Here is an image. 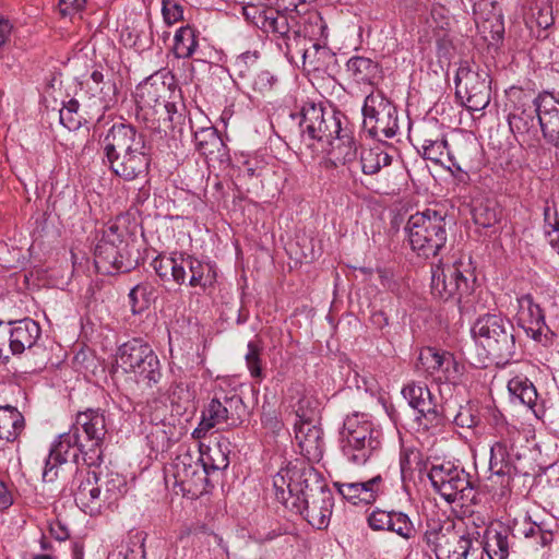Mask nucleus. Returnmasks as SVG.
Instances as JSON below:
<instances>
[{
  "mask_svg": "<svg viewBox=\"0 0 559 559\" xmlns=\"http://www.w3.org/2000/svg\"><path fill=\"white\" fill-rule=\"evenodd\" d=\"M474 534L475 532H469L464 523L459 521L457 530L438 559H466L473 549L474 542L477 540ZM476 534L478 533L476 532Z\"/></svg>",
  "mask_w": 559,
  "mask_h": 559,
  "instance_id": "30",
  "label": "nucleus"
},
{
  "mask_svg": "<svg viewBox=\"0 0 559 559\" xmlns=\"http://www.w3.org/2000/svg\"><path fill=\"white\" fill-rule=\"evenodd\" d=\"M157 276L164 282L187 284L186 269H189L188 285L206 289L216 282V267L211 261H203L187 253L158 254L151 263Z\"/></svg>",
  "mask_w": 559,
  "mask_h": 559,
  "instance_id": "6",
  "label": "nucleus"
},
{
  "mask_svg": "<svg viewBox=\"0 0 559 559\" xmlns=\"http://www.w3.org/2000/svg\"><path fill=\"white\" fill-rule=\"evenodd\" d=\"M300 116L301 144L312 155L328 154L335 165L355 160L357 145L350 131L343 128L345 117L341 112L325 109L320 104L306 103Z\"/></svg>",
  "mask_w": 559,
  "mask_h": 559,
  "instance_id": "2",
  "label": "nucleus"
},
{
  "mask_svg": "<svg viewBox=\"0 0 559 559\" xmlns=\"http://www.w3.org/2000/svg\"><path fill=\"white\" fill-rule=\"evenodd\" d=\"M10 340L13 337L10 336V329H8V323L0 322V358L8 359L10 353Z\"/></svg>",
  "mask_w": 559,
  "mask_h": 559,
  "instance_id": "57",
  "label": "nucleus"
},
{
  "mask_svg": "<svg viewBox=\"0 0 559 559\" xmlns=\"http://www.w3.org/2000/svg\"><path fill=\"white\" fill-rule=\"evenodd\" d=\"M478 32L489 44H497L502 40L504 23L501 12H493L490 17L476 21Z\"/></svg>",
  "mask_w": 559,
  "mask_h": 559,
  "instance_id": "41",
  "label": "nucleus"
},
{
  "mask_svg": "<svg viewBox=\"0 0 559 559\" xmlns=\"http://www.w3.org/2000/svg\"><path fill=\"white\" fill-rule=\"evenodd\" d=\"M537 535L539 536V544L544 547L550 545L554 540L552 532L545 530L542 525L537 526Z\"/></svg>",
  "mask_w": 559,
  "mask_h": 559,
  "instance_id": "62",
  "label": "nucleus"
},
{
  "mask_svg": "<svg viewBox=\"0 0 559 559\" xmlns=\"http://www.w3.org/2000/svg\"><path fill=\"white\" fill-rule=\"evenodd\" d=\"M8 329H10V336L13 337V340L9 338L12 355H21L32 348L41 334L39 324L31 318L10 321Z\"/></svg>",
  "mask_w": 559,
  "mask_h": 559,
  "instance_id": "23",
  "label": "nucleus"
},
{
  "mask_svg": "<svg viewBox=\"0 0 559 559\" xmlns=\"http://www.w3.org/2000/svg\"><path fill=\"white\" fill-rule=\"evenodd\" d=\"M534 114H536L535 109L516 108L508 117L511 131L523 136V140H525V136L534 135L537 131Z\"/></svg>",
  "mask_w": 559,
  "mask_h": 559,
  "instance_id": "37",
  "label": "nucleus"
},
{
  "mask_svg": "<svg viewBox=\"0 0 559 559\" xmlns=\"http://www.w3.org/2000/svg\"><path fill=\"white\" fill-rule=\"evenodd\" d=\"M513 331V324L498 314L479 317L471 329L474 340L499 360H509L515 354Z\"/></svg>",
  "mask_w": 559,
  "mask_h": 559,
  "instance_id": "7",
  "label": "nucleus"
},
{
  "mask_svg": "<svg viewBox=\"0 0 559 559\" xmlns=\"http://www.w3.org/2000/svg\"><path fill=\"white\" fill-rule=\"evenodd\" d=\"M417 367L444 381L454 380L459 372L453 355L435 347H425L420 350Z\"/></svg>",
  "mask_w": 559,
  "mask_h": 559,
  "instance_id": "20",
  "label": "nucleus"
},
{
  "mask_svg": "<svg viewBox=\"0 0 559 559\" xmlns=\"http://www.w3.org/2000/svg\"><path fill=\"white\" fill-rule=\"evenodd\" d=\"M408 243L418 257H437L445 247L447 212L443 209H426L409 216L404 227Z\"/></svg>",
  "mask_w": 559,
  "mask_h": 559,
  "instance_id": "4",
  "label": "nucleus"
},
{
  "mask_svg": "<svg viewBox=\"0 0 559 559\" xmlns=\"http://www.w3.org/2000/svg\"><path fill=\"white\" fill-rule=\"evenodd\" d=\"M13 493L8 485L0 479V511L9 509L13 504Z\"/></svg>",
  "mask_w": 559,
  "mask_h": 559,
  "instance_id": "60",
  "label": "nucleus"
},
{
  "mask_svg": "<svg viewBox=\"0 0 559 559\" xmlns=\"http://www.w3.org/2000/svg\"><path fill=\"white\" fill-rule=\"evenodd\" d=\"M177 92L175 76L169 71H158L141 82L134 93L140 110L147 116L163 110L169 115L175 105L170 102Z\"/></svg>",
  "mask_w": 559,
  "mask_h": 559,
  "instance_id": "11",
  "label": "nucleus"
},
{
  "mask_svg": "<svg viewBox=\"0 0 559 559\" xmlns=\"http://www.w3.org/2000/svg\"><path fill=\"white\" fill-rule=\"evenodd\" d=\"M369 424L368 415L365 413H354L348 415L343 424V429L341 430V438L347 436L348 433L362 428V425Z\"/></svg>",
  "mask_w": 559,
  "mask_h": 559,
  "instance_id": "53",
  "label": "nucleus"
},
{
  "mask_svg": "<svg viewBox=\"0 0 559 559\" xmlns=\"http://www.w3.org/2000/svg\"><path fill=\"white\" fill-rule=\"evenodd\" d=\"M392 511L374 509L367 518L368 525L373 531H389Z\"/></svg>",
  "mask_w": 559,
  "mask_h": 559,
  "instance_id": "52",
  "label": "nucleus"
},
{
  "mask_svg": "<svg viewBox=\"0 0 559 559\" xmlns=\"http://www.w3.org/2000/svg\"><path fill=\"white\" fill-rule=\"evenodd\" d=\"M474 223L481 228L493 227L501 217V211L496 203L487 201L480 202L472 211Z\"/></svg>",
  "mask_w": 559,
  "mask_h": 559,
  "instance_id": "43",
  "label": "nucleus"
},
{
  "mask_svg": "<svg viewBox=\"0 0 559 559\" xmlns=\"http://www.w3.org/2000/svg\"><path fill=\"white\" fill-rule=\"evenodd\" d=\"M86 0H59L58 10L62 16L72 14L84 9Z\"/></svg>",
  "mask_w": 559,
  "mask_h": 559,
  "instance_id": "55",
  "label": "nucleus"
},
{
  "mask_svg": "<svg viewBox=\"0 0 559 559\" xmlns=\"http://www.w3.org/2000/svg\"><path fill=\"white\" fill-rule=\"evenodd\" d=\"M392 163V156L380 146L362 150L360 155L361 170L365 175L378 174Z\"/></svg>",
  "mask_w": 559,
  "mask_h": 559,
  "instance_id": "39",
  "label": "nucleus"
},
{
  "mask_svg": "<svg viewBox=\"0 0 559 559\" xmlns=\"http://www.w3.org/2000/svg\"><path fill=\"white\" fill-rule=\"evenodd\" d=\"M275 498L287 510L300 514L311 526L328 527L334 497L323 475L308 456H295L274 477Z\"/></svg>",
  "mask_w": 559,
  "mask_h": 559,
  "instance_id": "1",
  "label": "nucleus"
},
{
  "mask_svg": "<svg viewBox=\"0 0 559 559\" xmlns=\"http://www.w3.org/2000/svg\"><path fill=\"white\" fill-rule=\"evenodd\" d=\"M24 429V417L13 406H0V440L13 442Z\"/></svg>",
  "mask_w": 559,
  "mask_h": 559,
  "instance_id": "33",
  "label": "nucleus"
},
{
  "mask_svg": "<svg viewBox=\"0 0 559 559\" xmlns=\"http://www.w3.org/2000/svg\"><path fill=\"white\" fill-rule=\"evenodd\" d=\"M518 301V323L524 329L527 336L549 346L554 343L556 334L548 328L545 321L543 309L534 301L531 294H524L516 298Z\"/></svg>",
  "mask_w": 559,
  "mask_h": 559,
  "instance_id": "16",
  "label": "nucleus"
},
{
  "mask_svg": "<svg viewBox=\"0 0 559 559\" xmlns=\"http://www.w3.org/2000/svg\"><path fill=\"white\" fill-rule=\"evenodd\" d=\"M440 459L435 456L428 474L433 488L449 503H463L473 490L469 474L451 461L439 462Z\"/></svg>",
  "mask_w": 559,
  "mask_h": 559,
  "instance_id": "12",
  "label": "nucleus"
},
{
  "mask_svg": "<svg viewBox=\"0 0 559 559\" xmlns=\"http://www.w3.org/2000/svg\"><path fill=\"white\" fill-rule=\"evenodd\" d=\"M106 83L104 80V74L100 71H93L90 78V81L87 82L88 85H96V87H99L100 84Z\"/></svg>",
  "mask_w": 559,
  "mask_h": 559,
  "instance_id": "64",
  "label": "nucleus"
},
{
  "mask_svg": "<svg viewBox=\"0 0 559 559\" xmlns=\"http://www.w3.org/2000/svg\"><path fill=\"white\" fill-rule=\"evenodd\" d=\"M456 96L464 98L468 110L479 111L490 103L491 79L487 69L461 64L455 75Z\"/></svg>",
  "mask_w": 559,
  "mask_h": 559,
  "instance_id": "14",
  "label": "nucleus"
},
{
  "mask_svg": "<svg viewBox=\"0 0 559 559\" xmlns=\"http://www.w3.org/2000/svg\"><path fill=\"white\" fill-rule=\"evenodd\" d=\"M533 105L544 139L559 148V94L539 93Z\"/></svg>",
  "mask_w": 559,
  "mask_h": 559,
  "instance_id": "19",
  "label": "nucleus"
},
{
  "mask_svg": "<svg viewBox=\"0 0 559 559\" xmlns=\"http://www.w3.org/2000/svg\"><path fill=\"white\" fill-rule=\"evenodd\" d=\"M68 463L66 456H47L45 459V466L43 469V480L52 483L59 475V469Z\"/></svg>",
  "mask_w": 559,
  "mask_h": 559,
  "instance_id": "50",
  "label": "nucleus"
},
{
  "mask_svg": "<svg viewBox=\"0 0 559 559\" xmlns=\"http://www.w3.org/2000/svg\"><path fill=\"white\" fill-rule=\"evenodd\" d=\"M453 423L456 427L477 431L481 427L480 407L476 402H467L461 405L454 416Z\"/></svg>",
  "mask_w": 559,
  "mask_h": 559,
  "instance_id": "42",
  "label": "nucleus"
},
{
  "mask_svg": "<svg viewBox=\"0 0 559 559\" xmlns=\"http://www.w3.org/2000/svg\"><path fill=\"white\" fill-rule=\"evenodd\" d=\"M206 543L210 545V544H215L216 545V550H215V557H227L228 556V547L227 545L225 544L224 539L222 536H219L218 534H215V533H210L207 535V539H206Z\"/></svg>",
  "mask_w": 559,
  "mask_h": 559,
  "instance_id": "59",
  "label": "nucleus"
},
{
  "mask_svg": "<svg viewBox=\"0 0 559 559\" xmlns=\"http://www.w3.org/2000/svg\"><path fill=\"white\" fill-rule=\"evenodd\" d=\"M508 390L512 399L518 400L521 404L527 406L538 416L536 407L537 391L535 385L523 376H515L508 382Z\"/></svg>",
  "mask_w": 559,
  "mask_h": 559,
  "instance_id": "34",
  "label": "nucleus"
},
{
  "mask_svg": "<svg viewBox=\"0 0 559 559\" xmlns=\"http://www.w3.org/2000/svg\"><path fill=\"white\" fill-rule=\"evenodd\" d=\"M251 9L254 11V25L265 33L277 35L280 40L294 29L292 25V22H295L294 17H288L273 8Z\"/></svg>",
  "mask_w": 559,
  "mask_h": 559,
  "instance_id": "25",
  "label": "nucleus"
},
{
  "mask_svg": "<svg viewBox=\"0 0 559 559\" xmlns=\"http://www.w3.org/2000/svg\"><path fill=\"white\" fill-rule=\"evenodd\" d=\"M152 287L142 283L135 285L129 293V300L133 313H141L148 307Z\"/></svg>",
  "mask_w": 559,
  "mask_h": 559,
  "instance_id": "48",
  "label": "nucleus"
},
{
  "mask_svg": "<svg viewBox=\"0 0 559 559\" xmlns=\"http://www.w3.org/2000/svg\"><path fill=\"white\" fill-rule=\"evenodd\" d=\"M294 424L295 440L300 449V454H322L324 451L323 432L319 420L313 416L296 413Z\"/></svg>",
  "mask_w": 559,
  "mask_h": 559,
  "instance_id": "21",
  "label": "nucleus"
},
{
  "mask_svg": "<svg viewBox=\"0 0 559 559\" xmlns=\"http://www.w3.org/2000/svg\"><path fill=\"white\" fill-rule=\"evenodd\" d=\"M162 14L164 21L168 24H175L183 20V8L176 0H163L162 1Z\"/></svg>",
  "mask_w": 559,
  "mask_h": 559,
  "instance_id": "51",
  "label": "nucleus"
},
{
  "mask_svg": "<svg viewBox=\"0 0 559 559\" xmlns=\"http://www.w3.org/2000/svg\"><path fill=\"white\" fill-rule=\"evenodd\" d=\"M74 500L76 506L91 516L100 514L106 501L102 497L100 488L90 478L80 484L74 493Z\"/></svg>",
  "mask_w": 559,
  "mask_h": 559,
  "instance_id": "28",
  "label": "nucleus"
},
{
  "mask_svg": "<svg viewBox=\"0 0 559 559\" xmlns=\"http://www.w3.org/2000/svg\"><path fill=\"white\" fill-rule=\"evenodd\" d=\"M106 162L111 171L131 181L148 171L151 157L145 136L129 123H114L103 140Z\"/></svg>",
  "mask_w": 559,
  "mask_h": 559,
  "instance_id": "3",
  "label": "nucleus"
},
{
  "mask_svg": "<svg viewBox=\"0 0 559 559\" xmlns=\"http://www.w3.org/2000/svg\"><path fill=\"white\" fill-rule=\"evenodd\" d=\"M117 361L126 372L133 373L139 383L152 388L162 378L160 362L150 344L132 338L119 346Z\"/></svg>",
  "mask_w": 559,
  "mask_h": 559,
  "instance_id": "9",
  "label": "nucleus"
},
{
  "mask_svg": "<svg viewBox=\"0 0 559 559\" xmlns=\"http://www.w3.org/2000/svg\"><path fill=\"white\" fill-rule=\"evenodd\" d=\"M427 23L433 29L439 48L447 49L450 45L448 32L451 25V16L449 10L440 3L432 4L430 19H428Z\"/></svg>",
  "mask_w": 559,
  "mask_h": 559,
  "instance_id": "31",
  "label": "nucleus"
},
{
  "mask_svg": "<svg viewBox=\"0 0 559 559\" xmlns=\"http://www.w3.org/2000/svg\"><path fill=\"white\" fill-rule=\"evenodd\" d=\"M381 432L372 430L370 424L362 425V428L354 430L347 436L341 438V442L345 443L342 449L354 451H368L370 454L380 451L382 441Z\"/></svg>",
  "mask_w": 559,
  "mask_h": 559,
  "instance_id": "27",
  "label": "nucleus"
},
{
  "mask_svg": "<svg viewBox=\"0 0 559 559\" xmlns=\"http://www.w3.org/2000/svg\"><path fill=\"white\" fill-rule=\"evenodd\" d=\"M334 53L326 45H321L312 39L304 49L301 57L302 68L307 71H322L333 60Z\"/></svg>",
  "mask_w": 559,
  "mask_h": 559,
  "instance_id": "32",
  "label": "nucleus"
},
{
  "mask_svg": "<svg viewBox=\"0 0 559 559\" xmlns=\"http://www.w3.org/2000/svg\"><path fill=\"white\" fill-rule=\"evenodd\" d=\"M390 532H394L404 539H411L415 536L416 530L407 514L392 511L390 519Z\"/></svg>",
  "mask_w": 559,
  "mask_h": 559,
  "instance_id": "46",
  "label": "nucleus"
},
{
  "mask_svg": "<svg viewBox=\"0 0 559 559\" xmlns=\"http://www.w3.org/2000/svg\"><path fill=\"white\" fill-rule=\"evenodd\" d=\"M473 12L476 21H480L486 17H490L493 12L501 11L497 8L495 0H478L473 5Z\"/></svg>",
  "mask_w": 559,
  "mask_h": 559,
  "instance_id": "54",
  "label": "nucleus"
},
{
  "mask_svg": "<svg viewBox=\"0 0 559 559\" xmlns=\"http://www.w3.org/2000/svg\"><path fill=\"white\" fill-rule=\"evenodd\" d=\"M262 347L257 342H249L245 356L247 368L250 376L261 381L263 379V369L261 360Z\"/></svg>",
  "mask_w": 559,
  "mask_h": 559,
  "instance_id": "47",
  "label": "nucleus"
},
{
  "mask_svg": "<svg viewBox=\"0 0 559 559\" xmlns=\"http://www.w3.org/2000/svg\"><path fill=\"white\" fill-rule=\"evenodd\" d=\"M276 82V78L269 71L260 72L254 79V88L260 92L270 91L274 83Z\"/></svg>",
  "mask_w": 559,
  "mask_h": 559,
  "instance_id": "56",
  "label": "nucleus"
},
{
  "mask_svg": "<svg viewBox=\"0 0 559 559\" xmlns=\"http://www.w3.org/2000/svg\"><path fill=\"white\" fill-rule=\"evenodd\" d=\"M80 104L72 98L59 110L60 123L69 130H78L82 124V116L79 114Z\"/></svg>",
  "mask_w": 559,
  "mask_h": 559,
  "instance_id": "45",
  "label": "nucleus"
},
{
  "mask_svg": "<svg viewBox=\"0 0 559 559\" xmlns=\"http://www.w3.org/2000/svg\"><path fill=\"white\" fill-rule=\"evenodd\" d=\"M246 408L236 386L227 380L217 382L213 389L212 399L202 409L201 421L194 429L193 436L201 438L221 425L237 427L243 420Z\"/></svg>",
  "mask_w": 559,
  "mask_h": 559,
  "instance_id": "5",
  "label": "nucleus"
},
{
  "mask_svg": "<svg viewBox=\"0 0 559 559\" xmlns=\"http://www.w3.org/2000/svg\"><path fill=\"white\" fill-rule=\"evenodd\" d=\"M194 144L198 152L205 157H216L224 150V143L213 127L195 131Z\"/></svg>",
  "mask_w": 559,
  "mask_h": 559,
  "instance_id": "36",
  "label": "nucleus"
},
{
  "mask_svg": "<svg viewBox=\"0 0 559 559\" xmlns=\"http://www.w3.org/2000/svg\"><path fill=\"white\" fill-rule=\"evenodd\" d=\"M88 91L92 93V96L98 100L103 108L109 107L116 100L117 87L110 80L100 84L99 87H96V85H88Z\"/></svg>",
  "mask_w": 559,
  "mask_h": 559,
  "instance_id": "49",
  "label": "nucleus"
},
{
  "mask_svg": "<svg viewBox=\"0 0 559 559\" xmlns=\"http://www.w3.org/2000/svg\"><path fill=\"white\" fill-rule=\"evenodd\" d=\"M346 72L358 84L374 85L381 68L370 58L354 56L346 62Z\"/></svg>",
  "mask_w": 559,
  "mask_h": 559,
  "instance_id": "29",
  "label": "nucleus"
},
{
  "mask_svg": "<svg viewBox=\"0 0 559 559\" xmlns=\"http://www.w3.org/2000/svg\"><path fill=\"white\" fill-rule=\"evenodd\" d=\"M506 456H489L488 464L490 471L496 475H506L510 473V464L504 463Z\"/></svg>",
  "mask_w": 559,
  "mask_h": 559,
  "instance_id": "58",
  "label": "nucleus"
},
{
  "mask_svg": "<svg viewBox=\"0 0 559 559\" xmlns=\"http://www.w3.org/2000/svg\"><path fill=\"white\" fill-rule=\"evenodd\" d=\"M371 322L377 328L382 329L388 325V317L383 311H374L371 316Z\"/></svg>",
  "mask_w": 559,
  "mask_h": 559,
  "instance_id": "63",
  "label": "nucleus"
},
{
  "mask_svg": "<svg viewBox=\"0 0 559 559\" xmlns=\"http://www.w3.org/2000/svg\"><path fill=\"white\" fill-rule=\"evenodd\" d=\"M381 476H376L367 481L335 483L338 493L348 502L359 506H368L376 502L379 495Z\"/></svg>",
  "mask_w": 559,
  "mask_h": 559,
  "instance_id": "24",
  "label": "nucleus"
},
{
  "mask_svg": "<svg viewBox=\"0 0 559 559\" xmlns=\"http://www.w3.org/2000/svg\"><path fill=\"white\" fill-rule=\"evenodd\" d=\"M508 530L488 528L485 533L484 551L489 559H508L509 557Z\"/></svg>",
  "mask_w": 559,
  "mask_h": 559,
  "instance_id": "35",
  "label": "nucleus"
},
{
  "mask_svg": "<svg viewBox=\"0 0 559 559\" xmlns=\"http://www.w3.org/2000/svg\"><path fill=\"white\" fill-rule=\"evenodd\" d=\"M198 45L197 31L190 25L181 26L174 37V55L177 58H190Z\"/></svg>",
  "mask_w": 559,
  "mask_h": 559,
  "instance_id": "38",
  "label": "nucleus"
},
{
  "mask_svg": "<svg viewBox=\"0 0 559 559\" xmlns=\"http://www.w3.org/2000/svg\"><path fill=\"white\" fill-rule=\"evenodd\" d=\"M80 428L83 431L81 435L82 443H80L81 454L94 453L96 451L102 453L107 433L105 411L102 408H86L83 412H79L75 416L73 429L79 432Z\"/></svg>",
  "mask_w": 559,
  "mask_h": 559,
  "instance_id": "17",
  "label": "nucleus"
},
{
  "mask_svg": "<svg viewBox=\"0 0 559 559\" xmlns=\"http://www.w3.org/2000/svg\"><path fill=\"white\" fill-rule=\"evenodd\" d=\"M457 527L459 522L452 520L440 521L430 519L427 521L424 540L431 551L436 554L437 558H439L441 552H444V548L448 546Z\"/></svg>",
  "mask_w": 559,
  "mask_h": 559,
  "instance_id": "26",
  "label": "nucleus"
},
{
  "mask_svg": "<svg viewBox=\"0 0 559 559\" xmlns=\"http://www.w3.org/2000/svg\"><path fill=\"white\" fill-rule=\"evenodd\" d=\"M364 129L378 140L391 139L399 131L397 109L382 93H370L362 106Z\"/></svg>",
  "mask_w": 559,
  "mask_h": 559,
  "instance_id": "13",
  "label": "nucleus"
},
{
  "mask_svg": "<svg viewBox=\"0 0 559 559\" xmlns=\"http://www.w3.org/2000/svg\"><path fill=\"white\" fill-rule=\"evenodd\" d=\"M229 456H216L210 461V475L221 469H225L229 465Z\"/></svg>",
  "mask_w": 559,
  "mask_h": 559,
  "instance_id": "61",
  "label": "nucleus"
},
{
  "mask_svg": "<svg viewBox=\"0 0 559 559\" xmlns=\"http://www.w3.org/2000/svg\"><path fill=\"white\" fill-rule=\"evenodd\" d=\"M213 456H174L165 466L167 475L175 479L183 497L194 500L210 488V461Z\"/></svg>",
  "mask_w": 559,
  "mask_h": 559,
  "instance_id": "8",
  "label": "nucleus"
},
{
  "mask_svg": "<svg viewBox=\"0 0 559 559\" xmlns=\"http://www.w3.org/2000/svg\"><path fill=\"white\" fill-rule=\"evenodd\" d=\"M81 435L72 428L70 431L58 436L48 454H68L71 451H73L72 454H81Z\"/></svg>",
  "mask_w": 559,
  "mask_h": 559,
  "instance_id": "44",
  "label": "nucleus"
},
{
  "mask_svg": "<svg viewBox=\"0 0 559 559\" xmlns=\"http://www.w3.org/2000/svg\"><path fill=\"white\" fill-rule=\"evenodd\" d=\"M477 151V144L473 140L456 142L452 148L449 147L445 140L427 139L423 143L424 156L435 163H440L444 153L449 156L452 165L459 170L467 167L473 159V154Z\"/></svg>",
  "mask_w": 559,
  "mask_h": 559,
  "instance_id": "18",
  "label": "nucleus"
},
{
  "mask_svg": "<svg viewBox=\"0 0 559 559\" xmlns=\"http://www.w3.org/2000/svg\"><path fill=\"white\" fill-rule=\"evenodd\" d=\"M402 394L409 406L417 412L416 419L418 421L423 418L426 419V426L440 423L441 416L427 385L411 382L403 388Z\"/></svg>",
  "mask_w": 559,
  "mask_h": 559,
  "instance_id": "22",
  "label": "nucleus"
},
{
  "mask_svg": "<svg viewBox=\"0 0 559 559\" xmlns=\"http://www.w3.org/2000/svg\"><path fill=\"white\" fill-rule=\"evenodd\" d=\"M94 262L97 271L104 274L127 273L135 266V261L129 255L128 243L116 224L104 229L95 247Z\"/></svg>",
  "mask_w": 559,
  "mask_h": 559,
  "instance_id": "10",
  "label": "nucleus"
},
{
  "mask_svg": "<svg viewBox=\"0 0 559 559\" xmlns=\"http://www.w3.org/2000/svg\"><path fill=\"white\" fill-rule=\"evenodd\" d=\"M311 38L302 36L298 29H293L278 43L280 48L285 52V56L290 63H298V59H301L304 49L307 48Z\"/></svg>",
  "mask_w": 559,
  "mask_h": 559,
  "instance_id": "40",
  "label": "nucleus"
},
{
  "mask_svg": "<svg viewBox=\"0 0 559 559\" xmlns=\"http://www.w3.org/2000/svg\"><path fill=\"white\" fill-rule=\"evenodd\" d=\"M464 263L455 261L452 264H437L431 270V293L433 296L448 300L457 297L460 299L469 292V278L463 270Z\"/></svg>",
  "mask_w": 559,
  "mask_h": 559,
  "instance_id": "15",
  "label": "nucleus"
}]
</instances>
